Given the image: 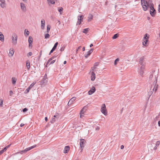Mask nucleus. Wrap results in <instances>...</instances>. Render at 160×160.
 I'll return each instance as SVG.
<instances>
[{
  "mask_svg": "<svg viewBox=\"0 0 160 160\" xmlns=\"http://www.w3.org/2000/svg\"><path fill=\"white\" fill-rule=\"evenodd\" d=\"M141 3L143 10L144 11L147 10L148 7L154 6L152 0H148V1L141 0Z\"/></svg>",
  "mask_w": 160,
  "mask_h": 160,
  "instance_id": "1",
  "label": "nucleus"
},
{
  "mask_svg": "<svg viewBox=\"0 0 160 160\" xmlns=\"http://www.w3.org/2000/svg\"><path fill=\"white\" fill-rule=\"evenodd\" d=\"M158 87V86L151 85L149 91L148 92V95L150 97L152 94L153 92L154 91L155 92L157 90Z\"/></svg>",
  "mask_w": 160,
  "mask_h": 160,
  "instance_id": "2",
  "label": "nucleus"
},
{
  "mask_svg": "<svg viewBox=\"0 0 160 160\" xmlns=\"http://www.w3.org/2000/svg\"><path fill=\"white\" fill-rule=\"evenodd\" d=\"M149 79L153 82L152 85L158 86L157 84V77L155 75L154 76L153 74H151L149 76Z\"/></svg>",
  "mask_w": 160,
  "mask_h": 160,
  "instance_id": "3",
  "label": "nucleus"
},
{
  "mask_svg": "<svg viewBox=\"0 0 160 160\" xmlns=\"http://www.w3.org/2000/svg\"><path fill=\"white\" fill-rule=\"evenodd\" d=\"M149 37V35L147 33H146L144 36L142 40L143 41L142 42V44L144 46L146 47L147 46V44L148 41Z\"/></svg>",
  "mask_w": 160,
  "mask_h": 160,
  "instance_id": "4",
  "label": "nucleus"
},
{
  "mask_svg": "<svg viewBox=\"0 0 160 160\" xmlns=\"http://www.w3.org/2000/svg\"><path fill=\"white\" fill-rule=\"evenodd\" d=\"M101 111L105 115H107V112L105 104H103L101 107Z\"/></svg>",
  "mask_w": 160,
  "mask_h": 160,
  "instance_id": "5",
  "label": "nucleus"
},
{
  "mask_svg": "<svg viewBox=\"0 0 160 160\" xmlns=\"http://www.w3.org/2000/svg\"><path fill=\"white\" fill-rule=\"evenodd\" d=\"M18 36L16 34L14 33L12 35V42L14 45H16L17 43Z\"/></svg>",
  "mask_w": 160,
  "mask_h": 160,
  "instance_id": "6",
  "label": "nucleus"
},
{
  "mask_svg": "<svg viewBox=\"0 0 160 160\" xmlns=\"http://www.w3.org/2000/svg\"><path fill=\"white\" fill-rule=\"evenodd\" d=\"M150 8V13L152 17H154L156 13V12L154 8V6L149 7Z\"/></svg>",
  "mask_w": 160,
  "mask_h": 160,
  "instance_id": "7",
  "label": "nucleus"
},
{
  "mask_svg": "<svg viewBox=\"0 0 160 160\" xmlns=\"http://www.w3.org/2000/svg\"><path fill=\"white\" fill-rule=\"evenodd\" d=\"M145 69V65H142L141 66L139 70V73L141 75H142L144 73V71Z\"/></svg>",
  "mask_w": 160,
  "mask_h": 160,
  "instance_id": "8",
  "label": "nucleus"
},
{
  "mask_svg": "<svg viewBox=\"0 0 160 160\" xmlns=\"http://www.w3.org/2000/svg\"><path fill=\"white\" fill-rule=\"evenodd\" d=\"M20 6L22 11L24 12H26L27 11V8L25 4L23 2H21Z\"/></svg>",
  "mask_w": 160,
  "mask_h": 160,
  "instance_id": "9",
  "label": "nucleus"
},
{
  "mask_svg": "<svg viewBox=\"0 0 160 160\" xmlns=\"http://www.w3.org/2000/svg\"><path fill=\"white\" fill-rule=\"evenodd\" d=\"M80 147L81 148H83L84 147V144L86 142L85 140L81 138L80 139Z\"/></svg>",
  "mask_w": 160,
  "mask_h": 160,
  "instance_id": "10",
  "label": "nucleus"
},
{
  "mask_svg": "<svg viewBox=\"0 0 160 160\" xmlns=\"http://www.w3.org/2000/svg\"><path fill=\"white\" fill-rule=\"evenodd\" d=\"M35 146H33L27 148H26V149L21 151L20 153L21 154H22L23 153L27 151H28L31 150V149H32V148H35Z\"/></svg>",
  "mask_w": 160,
  "mask_h": 160,
  "instance_id": "11",
  "label": "nucleus"
},
{
  "mask_svg": "<svg viewBox=\"0 0 160 160\" xmlns=\"http://www.w3.org/2000/svg\"><path fill=\"white\" fill-rule=\"evenodd\" d=\"M85 107H84L81 110L80 112V118H82L84 116L83 115L85 114L86 112V110L84 109Z\"/></svg>",
  "mask_w": 160,
  "mask_h": 160,
  "instance_id": "12",
  "label": "nucleus"
},
{
  "mask_svg": "<svg viewBox=\"0 0 160 160\" xmlns=\"http://www.w3.org/2000/svg\"><path fill=\"white\" fill-rule=\"evenodd\" d=\"M96 89L94 87H92L90 90L88 92V94L89 95H91L95 92Z\"/></svg>",
  "mask_w": 160,
  "mask_h": 160,
  "instance_id": "13",
  "label": "nucleus"
},
{
  "mask_svg": "<svg viewBox=\"0 0 160 160\" xmlns=\"http://www.w3.org/2000/svg\"><path fill=\"white\" fill-rule=\"evenodd\" d=\"M0 2H1L0 5L1 8H4L6 7V3L5 0H3L0 1Z\"/></svg>",
  "mask_w": 160,
  "mask_h": 160,
  "instance_id": "14",
  "label": "nucleus"
},
{
  "mask_svg": "<svg viewBox=\"0 0 160 160\" xmlns=\"http://www.w3.org/2000/svg\"><path fill=\"white\" fill-rule=\"evenodd\" d=\"M35 83L36 82H34L32 83L25 91L26 93H28L29 92L30 89L34 86V85L35 84Z\"/></svg>",
  "mask_w": 160,
  "mask_h": 160,
  "instance_id": "15",
  "label": "nucleus"
},
{
  "mask_svg": "<svg viewBox=\"0 0 160 160\" xmlns=\"http://www.w3.org/2000/svg\"><path fill=\"white\" fill-rule=\"evenodd\" d=\"M93 51V49L92 48L88 52L87 54H85L84 55L85 58H87L92 52Z\"/></svg>",
  "mask_w": 160,
  "mask_h": 160,
  "instance_id": "16",
  "label": "nucleus"
},
{
  "mask_svg": "<svg viewBox=\"0 0 160 160\" xmlns=\"http://www.w3.org/2000/svg\"><path fill=\"white\" fill-rule=\"evenodd\" d=\"M76 99V98L74 97L71 98L69 101L68 105V106L70 105L72 102L75 100Z\"/></svg>",
  "mask_w": 160,
  "mask_h": 160,
  "instance_id": "17",
  "label": "nucleus"
},
{
  "mask_svg": "<svg viewBox=\"0 0 160 160\" xmlns=\"http://www.w3.org/2000/svg\"><path fill=\"white\" fill-rule=\"evenodd\" d=\"M45 26V21L43 19H42L41 21V28L44 29Z\"/></svg>",
  "mask_w": 160,
  "mask_h": 160,
  "instance_id": "18",
  "label": "nucleus"
},
{
  "mask_svg": "<svg viewBox=\"0 0 160 160\" xmlns=\"http://www.w3.org/2000/svg\"><path fill=\"white\" fill-rule=\"evenodd\" d=\"M78 21L77 22V24L80 25L81 23V22L82 20V16H79L78 17Z\"/></svg>",
  "mask_w": 160,
  "mask_h": 160,
  "instance_id": "19",
  "label": "nucleus"
},
{
  "mask_svg": "<svg viewBox=\"0 0 160 160\" xmlns=\"http://www.w3.org/2000/svg\"><path fill=\"white\" fill-rule=\"evenodd\" d=\"M91 80L92 81H94L96 78L95 74L94 72H91Z\"/></svg>",
  "mask_w": 160,
  "mask_h": 160,
  "instance_id": "20",
  "label": "nucleus"
},
{
  "mask_svg": "<svg viewBox=\"0 0 160 160\" xmlns=\"http://www.w3.org/2000/svg\"><path fill=\"white\" fill-rule=\"evenodd\" d=\"M98 68L97 67H94L93 66V67L91 68V69L89 73H90V72H94L98 71Z\"/></svg>",
  "mask_w": 160,
  "mask_h": 160,
  "instance_id": "21",
  "label": "nucleus"
},
{
  "mask_svg": "<svg viewBox=\"0 0 160 160\" xmlns=\"http://www.w3.org/2000/svg\"><path fill=\"white\" fill-rule=\"evenodd\" d=\"M144 60V58L143 57H141L139 59V63L141 65H145L143 63V61Z\"/></svg>",
  "mask_w": 160,
  "mask_h": 160,
  "instance_id": "22",
  "label": "nucleus"
},
{
  "mask_svg": "<svg viewBox=\"0 0 160 160\" xmlns=\"http://www.w3.org/2000/svg\"><path fill=\"white\" fill-rule=\"evenodd\" d=\"M70 148L68 146H66L65 147L64 150L63 152L64 153H67L69 151Z\"/></svg>",
  "mask_w": 160,
  "mask_h": 160,
  "instance_id": "23",
  "label": "nucleus"
},
{
  "mask_svg": "<svg viewBox=\"0 0 160 160\" xmlns=\"http://www.w3.org/2000/svg\"><path fill=\"white\" fill-rule=\"evenodd\" d=\"M32 38L31 36H29L28 38V42L29 43V46H30V45L32 43Z\"/></svg>",
  "mask_w": 160,
  "mask_h": 160,
  "instance_id": "24",
  "label": "nucleus"
},
{
  "mask_svg": "<svg viewBox=\"0 0 160 160\" xmlns=\"http://www.w3.org/2000/svg\"><path fill=\"white\" fill-rule=\"evenodd\" d=\"M4 36L2 33L0 32V40L2 42H3L4 41Z\"/></svg>",
  "mask_w": 160,
  "mask_h": 160,
  "instance_id": "25",
  "label": "nucleus"
},
{
  "mask_svg": "<svg viewBox=\"0 0 160 160\" xmlns=\"http://www.w3.org/2000/svg\"><path fill=\"white\" fill-rule=\"evenodd\" d=\"M93 15L92 14H89L88 17V21L90 22L91 21L93 18Z\"/></svg>",
  "mask_w": 160,
  "mask_h": 160,
  "instance_id": "26",
  "label": "nucleus"
},
{
  "mask_svg": "<svg viewBox=\"0 0 160 160\" xmlns=\"http://www.w3.org/2000/svg\"><path fill=\"white\" fill-rule=\"evenodd\" d=\"M30 61L29 60H28L26 62V66L28 70H29L30 68Z\"/></svg>",
  "mask_w": 160,
  "mask_h": 160,
  "instance_id": "27",
  "label": "nucleus"
},
{
  "mask_svg": "<svg viewBox=\"0 0 160 160\" xmlns=\"http://www.w3.org/2000/svg\"><path fill=\"white\" fill-rule=\"evenodd\" d=\"M48 3L50 5V4H53L55 3V2L53 0H47Z\"/></svg>",
  "mask_w": 160,
  "mask_h": 160,
  "instance_id": "28",
  "label": "nucleus"
},
{
  "mask_svg": "<svg viewBox=\"0 0 160 160\" xmlns=\"http://www.w3.org/2000/svg\"><path fill=\"white\" fill-rule=\"evenodd\" d=\"M17 81V78L15 77H12V82L13 84L14 85Z\"/></svg>",
  "mask_w": 160,
  "mask_h": 160,
  "instance_id": "29",
  "label": "nucleus"
},
{
  "mask_svg": "<svg viewBox=\"0 0 160 160\" xmlns=\"http://www.w3.org/2000/svg\"><path fill=\"white\" fill-rule=\"evenodd\" d=\"M29 32L28 31L27 29H25L24 30V34L26 36H28L29 35Z\"/></svg>",
  "mask_w": 160,
  "mask_h": 160,
  "instance_id": "30",
  "label": "nucleus"
},
{
  "mask_svg": "<svg viewBox=\"0 0 160 160\" xmlns=\"http://www.w3.org/2000/svg\"><path fill=\"white\" fill-rule=\"evenodd\" d=\"M14 51L13 49H12V50L11 49H10L9 51V53L11 54L12 56L14 53Z\"/></svg>",
  "mask_w": 160,
  "mask_h": 160,
  "instance_id": "31",
  "label": "nucleus"
},
{
  "mask_svg": "<svg viewBox=\"0 0 160 160\" xmlns=\"http://www.w3.org/2000/svg\"><path fill=\"white\" fill-rule=\"evenodd\" d=\"M54 57H52L51 58H50L48 61L47 62L46 64V66L47 67V65H48V64H49V63L51 61H52L53 59H54Z\"/></svg>",
  "mask_w": 160,
  "mask_h": 160,
  "instance_id": "32",
  "label": "nucleus"
},
{
  "mask_svg": "<svg viewBox=\"0 0 160 160\" xmlns=\"http://www.w3.org/2000/svg\"><path fill=\"white\" fill-rule=\"evenodd\" d=\"M63 10V9L62 8V7L58 8V11L60 12V14H62L61 12H62V11Z\"/></svg>",
  "mask_w": 160,
  "mask_h": 160,
  "instance_id": "33",
  "label": "nucleus"
},
{
  "mask_svg": "<svg viewBox=\"0 0 160 160\" xmlns=\"http://www.w3.org/2000/svg\"><path fill=\"white\" fill-rule=\"evenodd\" d=\"M118 34H116L114 35L112 38L113 39H114L117 38L118 37Z\"/></svg>",
  "mask_w": 160,
  "mask_h": 160,
  "instance_id": "34",
  "label": "nucleus"
},
{
  "mask_svg": "<svg viewBox=\"0 0 160 160\" xmlns=\"http://www.w3.org/2000/svg\"><path fill=\"white\" fill-rule=\"evenodd\" d=\"M50 26L49 25H48L47 26V32L48 33L50 29Z\"/></svg>",
  "mask_w": 160,
  "mask_h": 160,
  "instance_id": "35",
  "label": "nucleus"
},
{
  "mask_svg": "<svg viewBox=\"0 0 160 160\" xmlns=\"http://www.w3.org/2000/svg\"><path fill=\"white\" fill-rule=\"evenodd\" d=\"M3 100L2 99H0V106L1 107L3 106Z\"/></svg>",
  "mask_w": 160,
  "mask_h": 160,
  "instance_id": "36",
  "label": "nucleus"
},
{
  "mask_svg": "<svg viewBox=\"0 0 160 160\" xmlns=\"http://www.w3.org/2000/svg\"><path fill=\"white\" fill-rule=\"evenodd\" d=\"M88 30V28H85L83 30L82 32L84 33H87Z\"/></svg>",
  "mask_w": 160,
  "mask_h": 160,
  "instance_id": "37",
  "label": "nucleus"
},
{
  "mask_svg": "<svg viewBox=\"0 0 160 160\" xmlns=\"http://www.w3.org/2000/svg\"><path fill=\"white\" fill-rule=\"evenodd\" d=\"M10 145H8L7 146H6L3 149V151H6L7 149L10 147Z\"/></svg>",
  "mask_w": 160,
  "mask_h": 160,
  "instance_id": "38",
  "label": "nucleus"
},
{
  "mask_svg": "<svg viewBox=\"0 0 160 160\" xmlns=\"http://www.w3.org/2000/svg\"><path fill=\"white\" fill-rule=\"evenodd\" d=\"M119 60V59L118 58H117V59H116L114 61V65H116L117 64V62H118Z\"/></svg>",
  "mask_w": 160,
  "mask_h": 160,
  "instance_id": "39",
  "label": "nucleus"
},
{
  "mask_svg": "<svg viewBox=\"0 0 160 160\" xmlns=\"http://www.w3.org/2000/svg\"><path fill=\"white\" fill-rule=\"evenodd\" d=\"M50 35L49 34H47L45 35V38H49Z\"/></svg>",
  "mask_w": 160,
  "mask_h": 160,
  "instance_id": "40",
  "label": "nucleus"
},
{
  "mask_svg": "<svg viewBox=\"0 0 160 160\" xmlns=\"http://www.w3.org/2000/svg\"><path fill=\"white\" fill-rule=\"evenodd\" d=\"M98 65H99V62H96L94 63L93 66L94 67H97L98 66Z\"/></svg>",
  "mask_w": 160,
  "mask_h": 160,
  "instance_id": "41",
  "label": "nucleus"
},
{
  "mask_svg": "<svg viewBox=\"0 0 160 160\" xmlns=\"http://www.w3.org/2000/svg\"><path fill=\"white\" fill-rule=\"evenodd\" d=\"M160 144V142L159 141H158L156 142V144H155V146H157V147H158V146Z\"/></svg>",
  "mask_w": 160,
  "mask_h": 160,
  "instance_id": "42",
  "label": "nucleus"
},
{
  "mask_svg": "<svg viewBox=\"0 0 160 160\" xmlns=\"http://www.w3.org/2000/svg\"><path fill=\"white\" fill-rule=\"evenodd\" d=\"M58 42H56L55 44H54V46L53 47V48H55V49L56 48L57 45H58Z\"/></svg>",
  "mask_w": 160,
  "mask_h": 160,
  "instance_id": "43",
  "label": "nucleus"
},
{
  "mask_svg": "<svg viewBox=\"0 0 160 160\" xmlns=\"http://www.w3.org/2000/svg\"><path fill=\"white\" fill-rule=\"evenodd\" d=\"M55 62V60H53L52 61H51L50 62V64H53Z\"/></svg>",
  "mask_w": 160,
  "mask_h": 160,
  "instance_id": "44",
  "label": "nucleus"
},
{
  "mask_svg": "<svg viewBox=\"0 0 160 160\" xmlns=\"http://www.w3.org/2000/svg\"><path fill=\"white\" fill-rule=\"evenodd\" d=\"M13 94V92L12 91V90L10 91L9 92V95L10 96H12Z\"/></svg>",
  "mask_w": 160,
  "mask_h": 160,
  "instance_id": "45",
  "label": "nucleus"
},
{
  "mask_svg": "<svg viewBox=\"0 0 160 160\" xmlns=\"http://www.w3.org/2000/svg\"><path fill=\"white\" fill-rule=\"evenodd\" d=\"M32 55V53L31 52H29L28 53V57Z\"/></svg>",
  "mask_w": 160,
  "mask_h": 160,
  "instance_id": "46",
  "label": "nucleus"
},
{
  "mask_svg": "<svg viewBox=\"0 0 160 160\" xmlns=\"http://www.w3.org/2000/svg\"><path fill=\"white\" fill-rule=\"evenodd\" d=\"M81 48V46H79L78 47V48L76 49V52L77 53L78 52V50H79V49L80 48Z\"/></svg>",
  "mask_w": 160,
  "mask_h": 160,
  "instance_id": "47",
  "label": "nucleus"
},
{
  "mask_svg": "<svg viewBox=\"0 0 160 160\" xmlns=\"http://www.w3.org/2000/svg\"><path fill=\"white\" fill-rule=\"evenodd\" d=\"M28 111V109L26 108H24L23 110V112H25Z\"/></svg>",
  "mask_w": 160,
  "mask_h": 160,
  "instance_id": "48",
  "label": "nucleus"
},
{
  "mask_svg": "<svg viewBox=\"0 0 160 160\" xmlns=\"http://www.w3.org/2000/svg\"><path fill=\"white\" fill-rule=\"evenodd\" d=\"M4 152V151H3V149L0 151V155H1Z\"/></svg>",
  "mask_w": 160,
  "mask_h": 160,
  "instance_id": "49",
  "label": "nucleus"
},
{
  "mask_svg": "<svg viewBox=\"0 0 160 160\" xmlns=\"http://www.w3.org/2000/svg\"><path fill=\"white\" fill-rule=\"evenodd\" d=\"M100 129V128L99 127H97L96 128V130H99Z\"/></svg>",
  "mask_w": 160,
  "mask_h": 160,
  "instance_id": "50",
  "label": "nucleus"
},
{
  "mask_svg": "<svg viewBox=\"0 0 160 160\" xmlns=\"http://www.w3.org/2000/svg\"><path fill=\"white\" fill-rule=\"evenodd\" d=\"M124 148V146L123 145H122L121 146V149H123Z\"/></svg>",
  "mask_w": 160,
  "mask_h": 160,
  "instance_id": "51",
  "label": "nucleus"
},
{
  "mask_svg": "<svg viewBox=\"0 0 160 160\" xmlns=\"http://www.w3.org/2000/svg\"><path fill=\"white\" fill-rule=\"evenodd\" d=\"M159 8L158 9V11L160 12V4L159 5Z\"/></svg>",
  "mask_w": 160,
  "mask_h": 160,
  "instance_id": "52",
  "label": "nucleus"
},
{
  "mask_svg": "<svg viewBox=\"0 0 160 160\" xmlns=\"http://www.w3.org/2000/svg\"><path fill=\"white\" fill-rule=\"evenodd\" d=\"M157 149V146H155L154 148H153V149H154V150H156V149Z\"/></svg>",
  "mask_w": 160,
  "mask_h": 160,
  "instance_id": "53",
  "label": "nucleus"
},
{
  "mask_svg": "<svg viewBox=\"0 0 160 160\" xmlns=\"http://www.w3.org/2000/svg\"><path fill=\"white\" fill-rule=\"evenodd\" d=\"M24 125V124L23 123H21L20 124V127H23Z\"/></svg>",
  "mask_w": 160,
  "mask_h": 160,
  "instance_id": "54",
  "label": "nucleus"
},
{
  "mask_svg": "<svg viewBox=\"0 0 160 160\" xmlns=\"http://www.w3.org/2000/svg\"><path fill=\"white\" fill-rule=\"evenodd\" d=\"M53 51L52 50H51L49 54H50L52 53L53 52Z\"/></svg>",
  "mask_w": 160,
  "mask_h": 160,
  "instance_id": "55",
  "label": "nucleus"
},
{
  "mask_svg": "<svg viewBox=\"0 0 160 160\" xmlns=\"http://www.w3.org/2000/svg\"><path fill=\"white\" fill-rule=\"evenodd\" d=\"M45 120L46 121H48V118L47 117H46L45 118Z\"/></svg>",
  "mask_w": 160,
  "mask_h": 160,
  "instance_id": "56",
  "label": "nucleus"
},
{
  "mask_svg": "<svg viewBox=\"0 0 160 160\" xmlns=\"http://www.w3.org/2000/svg\"><path fill=\"white\" fill-rule=\"evenodd\" d=\"M158 125L159 126H160V121H159L158 122Z\"/></svg>",
  "mask_w": 160,
  "mask_h": 160,
  "instance_id": "57",
  "label": "nucleus"
},
{
  "mask_svg": "<svg viewBox=\"0 0 160 160\" xmlns=\"http://www.w3.org/2000/svg\"><path fill=\"white\" fill-rule=\"evenodd\" d=\"M55 49H55V48H53H53H52V51H54L55 50Z\"/></svg>",
  "mask_w": 160,
  "mask_h": 160,
  "instance_id": "58",
  "label": "nucleus"
},
{
  "mask_svg": "<svg viewBox=\"0 0 160 160\" xmlns=\"http://www.w3.org/2000/svg\"><path fill=\"white\" fill-rule=\"evenodd\" d=\"M55 49H55V48H53H53H52V51H54L55 50Z\"/></svg>",
  "mask_w": 160,
  "mask_h": 160,
  "instance_id": "59",
  "label": "nucleus"
},
{
  "mask_svg": "<svg viewBox=\"0 0 160 160\" xmlns=\"http://www.w3.org/2000/svg\"><path fill=\"white\" fill-rule=\"evenodd\" d=\"M85 50V47H83L82 48V50L83 51H84Z\"/></svg>",
  "mask_w": 160,
  "mask_h": 160,
  "instance_id": "60",
  "label": "nucleus"
},
{
  "mask_svg": "<svg viewBox=\"0 0 160 160\" xmlns=\"http://www.w3.org/2000/svg\"><path fill=\"white\" fill-rule=\"evenodd\" d=\"M66 63H67L66 61H64V62H63V64H66Z\"/></svg>",
  "mask_w": 160,
  "mask_h": 160,
  "instance_id": "61",
  "label": "nucleus"
},
{
  "mask_svg": "<svg viewBox=\"0 0 160 160\" xmlns=\"http://www.w3.org/2000/svg\"><path fill=\"white\" fill-rule=\"evenodd\" d=\"M93 46L92 44H91L90 45V47H92Z\"/></svg>",
  "mask_w": 160,
  "mask_h": 160,
  "instance_id": "62",
  "label": "nucleus"
},
{
  "mask_svg": "<svg viewBox=\"0 0 160 160\" xmlns=\"http://www.w3.org/2000/svg\"><path fill=\"white\" fill-rule=\"evenodd\" d=\"M150 97H149V96H148V97H147V98H148V100H149L150 98Z\"/></svg>",
  "mask_w": 160,
  "mask_h": 160,
  "instance_id": "63",
  "label": "nucleus"
},
{
  "mask_svg": "<svg viewBox=\"0 0 160 160\" xmlns=\"http://www.w3.org/2000/svg\"><path fill=\"white\" fill-rule=\"evenodd\" d=\"M148 18V20H150V17H148V18Z\"/></svg>",
  "mask_w": 160,
  "mask_h": 160,
  "instance_id": "64",
  "label": "nucleus"
}]
</instances>
